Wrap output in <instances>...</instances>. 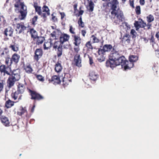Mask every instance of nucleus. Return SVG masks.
Listing matches in <instances>:
<instances>
[{
  "label": "nucleus",
  "mask_w": 159,
  "mask_h": 159,
  "mask_svg": "<svg viewBox=\"0 0 159 159\" xmlns=\"http://www.w3.org/2000/svg\"><path fill=\"white\" fill-rule=\"evenodd\" d=\"M119 4L118 1H111V2H106L103 4V6L106 8L110 7V10L112 11L111 13L112 16H114L117 18V20L114 21V23L116 24H119L120 21H122L124 20L123 14L120 11V9L117 8V6Z\"/></svg>",
  "instance_id": "1"
},
{
  "label": "nucleus",
  "mask_w": 159,
  "mask_h": 159,
  "mask_svg": "<svg viewBox=\"0 0 159 159\" xmlns=\"http://www.w3.org/2000/svg\"><path fill=\"white\" fill-rule=\"evenodd\" d=\"M118 51L116 49L115 46H114L113 50L111 51V53L109 57V59L107 61L106 63V66L107 67H110L111 68L115 67L114 64L115 61L120 57V55Z\"/></svg>",
  "instance_id": "2"
},
{
  "label": "nucleus",
  "mask_w": 159,
  "mask_h": 159,
  "mask_svg": "<svg viewBox=\"0 0 159 159\" xmlns=\"http://www.w3.org/2000/svg\"><path fill=\"white\" fill-rule=\"evenodd\" d=\"M15 11L18 14L17 15V17H15L13 23L14 25H16V31L17 34H19L20 33V23H19L20 20V1H18L15 4Z\"/></svg>",
  "instance_id": "3"
},
{
  "label": "nucleus",
  "mask_w": 159,
  "mask_h": 159,
  "mask_svg": "<svg viewBox=\"0 0 159 159\" xmlns=\"http://www.w3.org/2000/svg\"><path fill=\"white\" fill-rule=\"evenodd\" d=\"M73 43L75 45L74 50L75 52H78L80 50V46L81 43V39L79 35H72Z\"/></svg>",
  "instance_id": "4"
},
{
  "label": "nucleus",
  "mask_w": 159,
  "mask_h": 159,
  "mask_svg": "<svg viewBox=\"0 0 159 159\" xmlns=\"http://www.w3.org/2000/svg\"><path fill=\"white\" fill-rule=\"evenodd\" d=\"M53 48L56 51L57 57H60L63 53L62 45L59 41H56L53 44Z\"/></svg>",
  "instance_id": "5"
},
{
  "label": "nucleus",
  "mask_w": 159,
  "mask_h": 159,
  "mask_svg": "<svg viewBox=\"0 0 159 159\" xmlns=\"http://www.w3.org/2000/svg\"><path fill=\"white\" fill-rule=\"evenodd\" d=\"M4 35V40L7 41L9 40L8 37H12L13 29L11 27H8L5 29L4 31L2 32Z\"/></svg>",
  "instance_id": "6"
},
{
  "label": "nucleus",
  "mask_w": 159,
  "mask_h": 159,
  "mask_svg": "<svg viewBox=\"0 0 159 159\" xmlns=\"http://www.w3.org/2000/svg\"><path fill=\"white\" fill-rule=\"evenodd\" d=\"M28 90L31 96V99L39 101L43 99V97L36 92L29 89H28Z\"/></svg>",
  "instance_id": "7"
},
{
  "label": "nucleus",
  "mask_w": 159,
  "mask_h": 159,
  "mask_svg": "<svg viewBox=\"0 0 159 159\" xmlns=\"http://www.w3.org/2000/svg\"><path fill=\"white\" fill-rule=\"evenodd\" d=\"M121 43L124 46L128 47L131 45L130 35L128 34H125L121 38Z\"/></svg>",
  "instance_id": "8"
},
{
  "label": "nucleus",
  "mask_w": 159,
  "mask_h": 159,
  "mask_svg": "<svg viewBox=\"0 0 159 159\" xmlns=\"http://www.w3.org/2000/svg\"><path fill=\"white\" fill-rule=\"evenodd\" d=\"M62 81L64 87H66L71 82V75L69 73H65Z\"/></svg>",
  "instance_id": "9"
},
{
  "label": "nucleus",
  "mask_w": 159,
  "mask_h": 159,
  "mask_svg": "<svg viewBox=\"0 0 159 159\" xmlns=\"http://www.w3.org/2000/svg\"><path fill=\"white\" fill-rule=\"evenodd\" d=\"M20 20L25 19L27 14V7L23 2H20Z\"/></svg>",
  "instance_id": "10"
},
{
  "label": "nucleus",
  "mask_w": 159,
  "mask_h": 159,
  "mask_svg": "<svg viewBox=\"0 0 159 159\" xmlns=\"http://www.w3.org/2000/svg\"><path fill=\"white\" fill-rule=\"evenodd\" d=\"M76 54L75 55L74 58V62L75 65L78 67H80L82 66L81 65V58L80 57V54L78 52H75Z\"/></svg>",
  "instance_id": "11"
},
{
  "label": "nucleus",
  "mask_w": 159,
  "mask_h": 159,
  "mask_svg": "<svg viewBox=\"0 0 159 159\" xmlns=\"http://www.w3.org/2000/svg\"><path fill=\"white\" fill-rule=\"evenodd\" d=\"M43 55V51L42 49H36L34 51V60L36 61H38L42 57Z\"/></svg>",
  "instance_id": "12"
},
{
  "label": "nucleus",
  "mask_w": 159,
  "mask_h": 159,
  "mask_svg": "<svg viewBox=\"0 0 159 159\" xmlns=\"http://www.w3.org/2000/svg\"><path fill=\"white\" fill-rule=\"evenodd\" d=\"M10 67H8V66H6L5 65H2L0 66V73L4 76L6 74L8 75H10V73L8 71L9 68Z\"/></svg>",
  "instance_id": "13"
},
{
  "label": "nucleus",
  "mask_w": 159,
  "mask_h": 159,
  "mask_svg": "<svg viewBox=\"0 0 159 159\" xmlns=\"http://www.w3.org/2000/svg\"><path fill=\"white\" fill-rule=\"evenodd\" d=\"M48 81L49 83H51L56 85L60 84L61 81L59 76L54 75L52 76L51 79H49Z\"/></svg>",
  "instance_id": "14"
},
{
  "label": "nucleus",
  "mask_w": 159,
  "mask_h": 159,
  "mask_svg": "<svg viewBox=\"0 0 159 159\" xmlns=\"http://www.w3.org/2000/svg\"><path fill=\"white\" fill-rule=\"evenodd\" d=\"M70 38V36L65 33L61 34L59 37V42L61 44L63 45L65 42L68 41Z\"/></svg>",
  "instance_id": "15"
},
{
  "label": "nucleus",
  "mask_w": 159,
  "mask_h": 159,
  "mask_svg": "<svg viewBox=\"0 0 159 159\" xmlns=\"http://www.w3.org/2000/svg\"><path fill=\"white\" fill-rule=\"evenodd\" d=\"M118 58L114 63L115 65V67L116 66L120 65H121L122 67H123V64H124V62L126 60V58L124 56H121V55L120 56V57Z\"/></svg>",
  "instance_id": "16"
},
{
  "label": "nucleus",
  "mask_w": 159,
  "mask_h": 159,
  "mask_svg": "<svg viewBox=\"0 0 159 159\" xmlns=\"http://www.w3.org/2000/svg\"><path fill=\"white\" fill-rule=\"evenodd\" d=\"M145 25L144 21L142 19H141V21L139 22L138 21H135L134 23V25L135 27L136 30H138L140 28H145Z\"/></svg>",
  "instance_id": "17"
},
{
  "label": "nucleus",
  "mask_w": 159,
  "mask_h": 159,
  "mask_svg": "<svg viewBox=\"0 0 159 159\" xmlns=\"http://www.w3.org/2000/svg\"><path fill=\"white\" fill-rule=\"evenodd\" d=\"M0 120L2 123L6 126H8L10 125V122L8 118L5 116L0 117Z\"/></svg>",
  "instance_id": "18"
},
{
  "label": "nucleus",
  "mask_w": 159,
  "mask_h": 159,
  "mask_svg": "<svg viewBox=\"0 0 159 159\" xmlns=\"http://www.w3.org/2000/svg\"><path fill=\"white\" fill-rule=\"evenodd\" d=\"M23 67L26 73L29 74L33 73L32 72L33 71V69L30 64L28 63L26 65L24 64Z\"/></svg>",
  "instance_id": "19"
},
{
  "label": "nucleus",
  "mask_w": 159,
  "mask_h": 159,
  "mask_svg": "<svg viewBox=\"0 0 159 159\" xmlns=\"http://www.w3.org/2000/svg\"><path fill=\"white\" fill-rule=\"evenodd\" d=\"M20 84L19 83L18 85H17L18 89L17 91H16L14 93H12L11 94V96L12 98L14 100H16L18 99H20V96H19V95L20 93V89L19 85Z\"/></svg>",
  "instance_id": "20"
},
{
  "label": "nucleus",
  "mask_w": 159,
  "mask_h": 159,
  "mask_svg": "<svg viewBox=\"0 0 159 159\" xmlns=\"http://www.w3.org/2000/svg\"><path fill=\"white\" fill-rule=\"evenodd\" d=\"M19 58L20 57L18 54L16 53L13 54L10 59V65H11L12 62L15 64L17 63L19 61Z\"/></svg>",
  "instance_id": "21"
},
{
  "label": "nucleus",
  "mask_w": 159,
  "mask_h": 159,
  "mask_svg": "<svg viewBox=\"0 0 159 159\" xmlns=\"http://www.w3.org/2000/svg\"><path fill=\"white\" fill-rule=\"evenodd\" d=\"M122 68H124L125 70L127 69H130L132 67L134 66V63L133 62H129L128 61L126 60L124 62V64H123Z\"/></svg>",
  "instance_id": "22"
},
{
  "label": "nucleus",
  "mask_w": 159,
  "mask_h": 159,
  "mask_svg": "<svg viewBox=\"0 0 159 159\" xmlns=\"http://www.w3.org/2000/svg\"><path fill=\"white\" fill-rule=\"evenodd\" d=\"M16 81L11 76H10L7 80V86L9 89L12 87L14 85Z\"/></svg>",
  "instance_id": "23"
},
{
  "label": "nucleus",
  "mask_w": 159,
  "mask_h": 159,
  "mask_svg": "<svg viewBox=\"0 0 159 159\" xmlns=\"http://www.w3.org/2000/svg\"><path fill=\"white\" fill-rule=\"evenodd\" d=\"M98 77V75L96 74L94 71H92L89 72V77L91 80L95 81L97 79Z\"/></svg>",
  "instance_id": "24"
},
{
  "label": "nucleus",
  "mask_w": 159,
  "mask_h": 159,
  "mask_svg": "<svg viewBox=\"0 0 159 159\" xmlns=\"http://www.w3.org/2000/svg\"><path fill=\"white\" fill-rule=\"evenodd\" d=\"M4 50L1 52L0 53V56L1 57H4L6 58L7 56H10L9 55V51L8 50L7 48H5Z\"/></svg>",
  "instance_id": "25"
},
{
  "label": "nucleus",
  "mask_w": 159,
  "mask_h": 159,
  "mask_svg": "<svg viewBox=\"0 0 159 159\" xmlns=\"http://www.w3.org/2000/svg\"><path fill=\"white\" fill-rule=\"evenodd\" d=\"M104 49V50L106 52H109L113 50L114 46L112 47V46L110 44H105L103 47Z\"/></svg>",
  "instance_id": "26"
},
{
  "label": "nucleus",
  "mask_w": 159,
  "mask_h": 159,
  "mask_svg": "<svg viewBox=\"0 0 159 159\" xmlns=\"http://www.w3.org/2000/svg\"><path fill=\"white\" fill-rule=\"evenodd\" d=\"M62 69V66L59 61H58L55 65V70L57 72L61 71Z\"/></svg>",
  "instance_id": "27"
},
{
  "label": "nucleus",
  "mask_w": 159,
  "mask_h": 159,
  "mask_svg": "<svg viewBox=\"0 0 159 159\" xmlns=\"http://www.w3.org/2000/svg\"><path fill=\"white\" fill-rule=\"evenodd\" d=\"M30 34H31V37L33 38L34 40L36 39L37 36V33L36 31L33 28L30 29Z\"/></svg>",
  "instance_id": "28"
},
{
  "label": "nucleus",
  "mask_w": 159,
  "mask_h": 159,
  "mask_svg": "<svg viewBox=\"0 0 159 159\" xmlns=\"http://www.w3.org/2000/svg\"><path fill=\"white\" fill-rule=\"evenodd\" d=\"M36 44L38 45L42 44L45 40V38L42 36H37L36 38Z\"/></svg>",
  "instance_id": "29"
},
{
  "label": "nucleus",
  "mask_w": 159,
  "mask_h": 159,
  "mask_svg": "<svg viewBox=\"0 0 159 159\" xmlns=\"http://www.w3.org/2000/svg\"><path fill=\"white\" fill-rule=\"evenodd\" d=\"M56 34L57 32L55 31H53L50 34V38L48 39V40L52 42L53 40L57 39L58 38L56 35Z\"/></svg>",
  "instance_id": "30"
},
{
  "label": "nucleus",
  "mask_w": 159,
  "mask_h": 159,
  "mask_svg": "<svg viewBox=\"0 0 159 159\" xmlns=\"http://www.w3.org/2000/svg\"><path fill=\"white\" fill-rule=\"evenodd\" d=\"M84 48H86L87 53L88 52L90 51V50H92L93 49V47L90 41H89L86 42Z\"/></svg>",
  "instance_id": "31"
},
{
  "label": "nucleus",
  "mask_w": 159,
  "mask_h": 159,
  "mask_svg": "<svg viewBox=\"0 0 159 159\" xmlns=\"http://www.w3.org/2000/svg\"><path fill=\"white\" fill-rule=\"evenodd\" d=\"M52 45V42L51 41L45 42L43 44V48L44 50H48L49 49Z\"/></svg>",
  "instance_id": "32"
},
{
  "label": "nucleus",
  "mask_w": 159,
  "mask_h": 159,
  "mask_svg": "<svg viewBox=\"0 0 159 159\" xmlns=\"http://www.w3.org/2000/svg\"><path fill=\"white\" fill-rule=\"evenodd\" d=\"M14 80L16 81H18L20 79V75L19 73H16L15 71H14L12 76L10 75Z\"/></svg>",
  "instance_id": "33"
},
{
  "label": "nucleus",
  "mask_w": 159,
  "mask_h": 159,
  "mask_svg": "<svg viewBox=\"0 0 159 159\" xmlns=\"http://www.w3.org/2000/svg\"><path fill=\"white\" fill-rule=\"evenodd\" d=\"M14 102L9 99L6 102L5 106L7 108H11L14 105Z\"/></svg>",
  "instance_id": "34"
},
{
  "label": "nucleus",
  "mask_w": 159,
  "mask_h": 159,
  "mask_svg": "<svg viewBox=\"0 0 159 159\" xmlns=\"http://www.w3.org/2000/svg\"><path fill=\"white\" fill-rule=\"evenodd\" d=\"M138 57L136 56L131 55L129 57V61L133 63L137 61L138 60Z\"/></svg>",
  "instance_id": "35"
},
{
  "label": "nucleus",
  "mask_w": 159,
  "mask_h": 159,
  "mask_svg": "<svg viewBox=\"0 0 159 159\" xmlns=\"http://www.w3.org/2000/svg\"><path fill=\"white\" fill-rule=\"evenodd\" d=\"M146 19L148 22H151L154 21V18L152 15L150 14L147 16Z\"/></svg>",
  "instance_id": "36"
},
{
  "label": "nucleus",
  "mask_w": 159,
  "mask_h": 159,
  "mask_svg": "<svg viewBox=\"0 0 159 159\" xmlns=\"http://www.w3.org/2000/svg\"><path fill=\"white\" fill-rule=\"evenodd\" d=\"M78 23L79 25V26L81 27V28H83L84 26V24L82 20V16H81L79 18Z\"/></svg>",
  "instance_id": "37"
},
{
  "label": "nucleus",
  "mask_w": 159,
  "mask_h": 159,
  "mask_svg": "<svg viewBox=\"0 0 159 159\" xmlns=\"http://www.w3.org/2000/svg\"><path fill=\"white\" fill-rule=\"evenodd\" d=\"M38 19V16H35L32 18L31 20H30L32 24L34 26H35L36 25V24L35 23V22L37 21Z\"/></svg>",
  "instance_id": "38"
},
{
  "label": "nucleus",
  "mask_w": 159,
  "mask_h": 159,
  "mask_svg": "<svg viewBox=\"0 0 159 159\" xmlns=\"http://www.w3.org/2000/svg\"><path fill=\"white\" fill-rule=\"evenodd\" d=\"M151 22H148L147 24L144 22V23L145 24V28H143L144 30H149L151 29V27L152 26V25L150 23Z\"/></svg>",
  "instance_id": "39"
},
{
  "label": "nucleus",
  "mask_w": 159,
  "mask_h": 159,
  "mask_svg": "<svg viewBox=\"0 0 159 159\" xmlns=\"http://www.w3.org/2000/svg\"><path fill=\"white\" fill-rule=\"evenodd\" d=\"M130 34L131 35L132 39H135L136 37V35L137 34L135 30L133 29H131L130 31Z\"/></svg>",
  "instance_id": "40"
},
{
  "label": "nucleus",
  "mask_w": 159,
  "mask_h": 159,
  "mask_svg": "<svg viewBox=\"0 0 159 159\" xmlns=\"http://www.w3.org/2000/svg\"><path fill=\"white\" fill-rule=\"evenodd\" d=\"M43 12H45L47 13V15H49L50 12L49 10L48 7L44 6L43 7Z\"/></svg>",
  "instance_id": "41"
},
{
  "label": "nucleus",
  "mask_w": 159,
  "mask_h": 159,
  "mask_svg": "<svg viewBox=\"0 0 159 159\" xmlns=\"http://www.w3.org/2000/svg\"><path fill=\"white\" fill-rule=\"evenodd\" d=\"M89 10L91 11H92L93 10L94 4L92 2V1H90L89 2Z\"/></svg>",
  "instance_id": "42"
},
{
  "label": "nucleus",
  "mask_w": 159,
  "mask_h": 159,
  "mask_svg": "<svg viewBox=\"0 0 159 159\" xmlns=\"http://www.w3.org/2000/svg\"><path fill=\"white\" fill-rule=\"evenodd\" d=\"M10 56H7L5 58V63L6 66H8V67H10L11 65H10V62L9 63V61L10 59Z\"/></svg>",
  "instance_id": "43"
},
{
  "label": "nucleus",
  "mask_w": 159,
  "mask_h": 159,
  "mask_svg": "<svg viewBox=\"0 0 159 159\" xmlns=\"http://www.w3.org/2000/svg\"><path fill=\"white\" fill-rule=\"evenodd\" d=\"M105 52L103 48L102 49L99 48L98 51V53L99 55L103 56L105 54Z\"/></svg>",
  "instance_id": "44"
},
{
  "label": "nucleus",
  "mask_w": 159,
  "mask_h": 159,
  "mask_svg": "<svg viewBox=\"0 0 159 159\" xmlns=\"http://www.w3.org/2000/svg\"><path fill=\"white\" fill-rule=\"evenodd\" d=\"M35 10L36 12L38 13V14L40 15L42 14L41 8L39 6H35Z\"/></svg>",
  "instance_id": "45"
},
{
  "label": "nucleus",
  "mask_w": 159,
  "mask_h": 159,
  "mask_svg": "<svg viewBox=\"0 0 159 159\" xmlns=\"http://www.w3.org/2000/svg\"><path fill=\"white\" fill-rule=\"evenodd\" d=\"M70 32L72 35H76L75 32V28H74L72 25L70 26L69 29Z\"/></svg>",
  "instance_id": "46"
},
{
  "label": "nucleus",
  "mask_w": 159,
  "mask_h": 159,
  "mask_svg": "<svg viewBox=\"0 0 159 159\" xmlns=\"http://www.w3.org/2000/svg\"><path fill=\"white\" fill-rule=\"evenodd\" d=\"M27 113V112L26 111V107H22L20 111V115H22V114H25V116L26 117Z\"/></svg>",
  "instance_id": "47"
},
{
  "label": "nucleus",
  "mask_w": 159,
  "mask_h": 159,
  "mask_svg": "<svg viewBox=\"0 0 159 159\" xmlns=\"http://www.w3.org/2000/svg\"><path fill=\"white\" fill-rule=\"evenodd\" d=\"M87 56L89 59V64L90 65H92L93 63V58L92 57L90 56L89 55L87 54V53H85L84 54V57H85Z\"/></svg>",
  "instance_id": "48"
},
{
  "label": "nucleus",
  "mask_w": 159,
  "mask_h": 159,
  "mask_svg": "<svg viewBox=\"0 0 159 159\" xmlns=\"http://www.w3.org/2000/svg\"><path fill=\"white\" fill-rule=\"evenodd\" d=\"M149 40L150 41V43L152 44V46L156 43L155 39L152 35H151V38L149 39Z\"/></svg>",
  "instance_id": "49"
},
{
  "label": "nucleus",
  "mask_w": 159,
  "mask_h": 159,
  "mask_svg": "<svg viewBox=\"0 0 159 159\" xmlns=\"http://www.w3.org/2000/svg\"><path fill=\"white\" fill-rule=\"evenodd\" d=\"M91 38H93V43H98L99 42V39L96 37L94 35H92Z\"/></svg>",
  "instance_id": "50"
},
{
  "label": "nucleus",
  "mask_w": 159,
  "mask_h": 159,
  "mask_svg": "<svg viewBox=\"0 0 159 159\" xmlns=\"http://www.w3.org/2000/svg\"><path fill=\"white\" fill-rule=\"evenodd\" d=\"M81 7H80L79 8L80 11H79L78 13H75V16L76 17H79L81 16L84 12V11L83 10H81Z\"/></svg>",
  "instance_id": "51"
},
{
  "label": "nucleus",
  "mask_w": 159,
  "mask_h": 159,
  "mask_svg": "<svg viewBox=\"0 0 159 159\" xmlns=\"http://www.w3.org/2000/svg\"><path fill=\"white\" fill-rule=\"evenodd\" d=\"M34 75L36 76V78L39 80L43 81L44 80L43 77L41 75H38L37 74H34Z\"/></svg>",
  "instance_id": "52"
},
{
  "label": "nucleus",
  "mask_w": 159,
  "mask_h": 159,
  "mask_svg": "<svg viewBox=\"0 0 159 159\" xmlns=\"http://www.w3.org/2000/svg\"><path fill=\"white\" fill-rule=\"evenodd\" d=\"M135 11L137 15H139L141 13L140 7V6H137L135 9Z\"/></svg>",
  "instance_id": "53"
},
{
  "label": "nucleus",
  "mask_w": 159,
  "mask_h": 159,
  "mask_svg": "<svg viewBox=\"0 0 159 159\" xmlns=\"http://www.w3.org/2000/svg\"><path fill=\"white\" fill-rule=\"evenodd\" d=\"M9 48H11V49L14 51H16L18 49V48L16 47L15 45H11L10 46Z\"/></svg>",
  "instance_id": "54"
},
{
  "label": "nucleus",
  "mask_w": 159,
  "mask_h": 159,
  "mask_svg": "<svg viewBox=\"0 0 159 159\" xmlns=\"http://www.w3.org/2000/svg\"><path fill=\"white\" fill-rule=\"evenodd\" d=\"M105 57L103 56L100 55V56L98 58V60L99 62H102L104 61Z\"/></svg>",
  "instance_id": "55"
},
{
  "label": "nucleus",
  "mask_w": 159,
  "mask_h": 159,
  "mask_svg": "<svg viewBox=\"0 0 159 159\" xmlns=\"http://www.w3.org/2000/svg\"><path fill=\"white\" fill-rule=\"evenodd\" d=\"M4 83L3 82H0V93L2 92L3 89Z\"/></svg>",
  "instance_id": "56"
},
{
  "label": "nucleus",
  "mask_w": 159,
  "mask_h": 159,
  "mask_svg": "<svg viewBox=\"0 0 159 159\" xmlns=\"http://www.w3.org/2000/svg\"><path fill=\"white\" fill-rule=\"evenodd\" d=\"M52 19L53 22H55L56 21H57V18L56 17V16H54L53 15V14H52Z\"/></svg>",
  "instance_id": "57"
},
{
  "label": "nucleus",
  "mask_w": 159,
  "mask_h": 159,
  "mask_svg": "<svg viewBox=\"0 0 159 159\" xmlns=\"http://www.w3.org/2000/svg\"><path fill=\"white\" fill-rule=\"evenodd\" d=\"M86 33V30H81V34L84 37L85 35V34Z\"/></svg>",
  "instance_id": "58"
},
{
  "label": "nucleus",
  "mask_w": 159,
  "mask_h": 159,
  "mask_svg": "<svg viewBox=\"0 0 159 159\" xmlns=\"http://www.w3.org/2000/svg\"><path fill=\"white\" fill-rule=\"evenodd\" d=\"M41 15V17H42L44 19H45L48 16L47 14V13H42V14Z\"/></svg>",
  "instance_id": "59"
},
{
  "label": "nucleus",
  "mask_w": 159,
  "mask_h": 159,
  "mask_svg": "<svg viewBox=\"0 0 159 159\" xmlns=\"http://www.w3.org/2000/svg\"><path fill=\"white\" fill-rule=\"evenodd\" d=\"M134 1H129L130 5L133 8H134Z\"/></svg>",
  "instance_id": "60"
},
{
  "label": "nucleus",
  "mask_w": 159,
  "mask_h": 159,
  "mask_svg": "<svg viewBox=\"0 0 159 159\" xmlns=\"http://www.w3.org/2000/svg\"><path fill=\"white\" fill-rule=\"evenodd\" d=\"M77 4H75L74 6V13H75L76 12V11H79L77 9Z\"/></svg>",
  "instance_id": "61"
},
{
  "label": "nucleus",
  "mask_w": 159,
  "mask_h": 159,
  "mask_svg": "<svg viewBox=\"0 0 159 159\" xmlns=\"http://www.w3.org/2000/svg\"><path fill=\"white\" fill-rule=\"evenodd\" d=\"M60 14L61 15V19L63 20V18L65 17V16H66L65 13L64 12H60Z\"/></svg>",
  "instance_id": "62"
},
{
  "label": "nucleus",
  "mask_w": 159,
  "mask_h": 159,
  "mask_svg": "<svg viewBox=\"0 0 159 159\" xmlns=\"http://www.w3.org/2000/svg\"><path fill=\"white\" fill-rule=\"evenodd\" d=\"M155 37L157 39L159 42V31L156 32L155 34Z\"/></svg>",
  "instance_id": "63"
},
{
  "label": "nucleus",
  "mask_w": 159,
  "mask_h": 159,
  "mask_svg": "<svg viewBox=\"0 0 159 159\" xmlns=\"http://www.w3.org/2000/svg\"><path fill=\"white\" fill-rule=\"evenodd\" d=\"M143 41L145 43H147L148 42V40L146 38H143Z\"/></svg>",
  "instance_id": "64"
}]
</instances>
